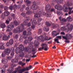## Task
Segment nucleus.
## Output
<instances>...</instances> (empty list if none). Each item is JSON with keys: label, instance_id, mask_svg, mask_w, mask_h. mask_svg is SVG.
I'll use <instances>...</instances> for the list:
<instances>
[{"label": "nucleus", "instance_id": "31", "mask_svg": "<svg viewBox=\"0 0 73 73\" xmlns=\"http://www.w3.org/2000/svg\"><path fill=\"white\" fill-rule=\"evenodd\" d=\"M19 65H21L22 66H23L24 65H26L25 63H23L22 62L20 61L19 63Z\"/></svg>", "mask_w": 73, "mask_h": 73}, {"label": "nucleus", "instance_id": "49", "mask_svg": "<svg viewBox=\"0 0 73 73\" xmlns=\"http://www.w3.org/2000/svg\"><path fill=\"white\" fill-rule=\"evenodd\" d=\"M5 23L7 24H9V21L8 20V19H7L6 20Z\"/></svg>", "mask_w": 73, "mask_h": 73}, {"label": "nucleus", "instance_id": "37", "mask_svg": "<svg viewBox=\"0 0 73 73\" xmlns=\"http://www.w3.org/2000/svg\"><path fill=\"white\" fill-rule=\"evenodd\" d=\"M44 48V47L43 46H42V47H40L39 48L38 50L39 51H41L43 50Z\"/></svg>", "mask_w": 73, "mask_h": 73}, {"label": "nucleus", "instance_id": "2", "mask_svg": "<svg viewBox=\"0 0 73 73\" xmlns=\"http://www.w3.org/2000/svg\"><path fill=\"white\" fill-rule=\"evenodd\" d=\"M12 51L11 54V56L12 57H13L15 53V49L13 47L10 48H7L4 50V52H3L1 54L2 57L4 58L6 56V55H9L11 53V51Z\"/></svg>", "mask_w": 73, "mask_h": 73}, {"label": "nucleus", "instance_id": "38", "mask_svg": "<svg viewBox=\"0 0 73 73\" xmlns=\"http://www.w3.org/2000/svg\"><path fill=\"white\" fill-rule=\"evenodd\" d=\"M57 14L58 15H62V12H58L57 11Z\"/></svg>", "mask_w": 73, "mask_h": 73}, {"label": "nucleus", "instance_id": "6", "mask_svg": "<svg viewBox=\"0 0 73 73\" xmlns=\"http://www.w3.org/2000/svg\"><path fill=\"white\" fill-rule=\"evenodd\" d=\"M58 32H56V31H53L52 32V36L53 37L56 36L58 35H59L60 33V30L58 29Z\"/></svg>", "mask_w": 73, "mask_h": 73}, {"label": "nucleus", "instance_id": "64", "mask_svg": "<svg viewBox=\"0 0 73 73\" xmlns=\"http://www.w3.org/2000/svg\"><path fill=\"white\" fill-rule=\"evenodd\" d=\"M1 71V73H5V71H3V70H2Z\"/></svg>", "mask_w": 73, "mask_h": 73}, {"label": "nucleus", "instance_id": "63", "mask_svg": "<svg viewBox=\"0 0 73 73\" xmlns=\"http://www.w3.org/2000/svg\"><path fill=\"white\" fill-rule=\"evenodd\" d=\"M9 19L10 21H11L12 19V18L11 17H9Z\"/></svg>", "mask_w": 73, "mask_h": 73}, {"label": "nucleus", "instance_id": "39", "mask_svg": "<svg viewBox=\"0 0 73 73\" xmlns=\"http://www.w3.org/2000/svg\"><path fill=\"white\" fill-rule=\"evenodd\" d=\"M0 49H5V46H3V45H2L1 46H0Z\"/></svg>", "mask_w": 73, "mask_h": 73}, {"label": "nucleus", "instance_id": "14", "mask_svg": "<svg viewBox=\"0 0 73 73\" xmlns=\"http://www.w3.org/2000/svg\"><path fill=\"white\" fill-rule=\"evenodd\" d=\"M32 25L31 26V28L33 29H34L35 27V25H37V22L36 20H33V21L32 22Z\"/></svg>", "mask_w": 73, "mask_h": 73}, {"label": "nucleus", "instance_id": "28", "mask_svg": "<svg viewBox=\"0 0 73 73\" xmlns=\"http://www.w3.org/2000/svg\"><path fill=\"white\" fill-rule=\"evenodd\" d=\"M66 36L69 39H70L72 38V35L70 34H67L66 35Z\"/></svg>", "mask_w": 73, "mask_h": 73}, {"label": "nucleus", "instance_id": "17", "mask_svg": "<svg viewBox=\"0 0 73 73\" xmlns=\"http://www.w3.org/2000/svg\"><path fill=\"white\" fill-rule=\"evenodd\" d=\"M43 36L42 35L40 36H36L35 38H37L38 40H40V41L43 42L44 41Z\"/></svg>", "mask_w": 73, "mask_h": 73}, {"label": "nucleus", "instance_id": "29", "mask_svg": "<svg viewBox=\"0 0 73 73\" xmlns=\"http://www.w3.org/2000/svg\"><path fill=\"white\" fill-rule=\"evenodd\" d=\"M58 26V25L53 24H52V26H51V27H52L53 29H55V28H56Z\"/></svg>", "mask_w": 73, "mask_h": 73}, {"label": "nucleus", "instance_id": "8", "mask_svg": "<svg viewBox=\"0 0 73 73\" xmlns=\"http://www.w3.org/2000/svg\"><path fill=\"white\" fill-rule=\"evenodd\" d=\"M17 29H14L13 30V32L14 33H19L21 32V27H18L17 28Z\"/></svg>", "mask_w": 73, "mask_h": 73}, {"label": "nucleus", "instance_id": "45", "mask_svg": "<svg viewBox=\"0 0 73 73\" xmlns=\"http://www.w3.org/2000/svg\"><path fill=\"white\" fill-rule=\"evenodd\" d=\"M62 37H63V38L66 40H68V39H69L66 36H63Z\"/></svg>", "mask_w": 73, "mask_h": 73}, {"label": "nucleus", "instance_id": "44", "mask_svg": "<svg viewBox=\"0 0 73 73\" xmlns=\"http://www.w3.org/2000/svg\"><path fill=\"white\" fill-rule=\"evenodd\" d=\"M67 6H68V7H70L72 6V3H70L69 2H67Z\"/></svg>", "mask_w": 73, "mask_h": 73}, {"label": "nucleus", "instance_id": "4", "mask_svg": "<svg viewBox=\"0 0 73 73\" xmlns=\"http://www.w3.org/2000/svg\"><path fill=\"white\" fill-rule=\"evenodd\" d=\"M42 9L38 10V13L37 12H36V11H33V13L35 14V17L36 18L40 17L41 14L42 13Z\"/></svg>", "mask_w": 73, "mask_h": 73}, {"label": "nucleus", "instance_id": "33", "mask_svg": "<svg viewBox=\"0 0 73 73\" xmlns=\"http://www.w3.org/2000/svg\"><path fill=\"white\" fill-rule=\"evenodd\" d=\"M32 66H29V67H27L25 68V71H27L29 70V68H30L31 69L32 68Z\"/></svg>", "mask_w": 73, "mask_h": 73}, {"label": "nucleus", "instance_id": "41", "mask_svg": "<svg viewBox=\"0 0 73 73\" xmlns=\"http://www.w3.org/2000/svg\"><path fill=\"white\" fill-rule=\"evenodd\" d=\"M13 7V8H14V9H17V6L16 4H14Z\"/></svg>", "mask_w": 73, "mask_h": 73}, {"label": "nucleus", "instance_id": "21", "mask_svg": "<svg viewBox=\"0 0 73 73\" xmlns=\"http://www.w3.org/2000/svg\"><path fill=\"white\" fill-rule=\"evenodd\" d=\"M61 23H62V25H64V22H66V20L64 19V18L60 20Z\"/></svg>", "mask_w": 73, "mask_h": 73}, {"label": "nucleus", "instance_id": "36", "mask_svg": "<svg viewBox=\"0 0 73 73\" xmlns=\"http://www.w3.org/2000/svg\"><path fill=\"white\" fill-rule=\"evenodd\" d=\"M14 24L16 26H17L19 25V23L17 21H14Z\"/></svg>", "mask_w": 73, "mask_h": 73}, {"label": "nucleus", "instance_id": "50", "mask_svg": "<svg viewBox=\"0 0 73 73\" xmlns=\"http://www.w3.org/2000/svg\"><path fill=\"white\" fill-rule=\"evenodd\" d=\"M58 39H55L54 41L55 42H57V43H60L58 41Z\"/></svg>", "mask_w": 73, "mask_h": 73}, {"label": "nucleus", "instance_id": "47", "mask_svg": "<svg viewBox=\"0 0 73 73\" xmlns=\"http://www.w3.org/2000/svg\"><path fill=\"white\" fill-rule=\"evenodd\" d=\"M11 17H13V18L14 19L15 18V14L13 13H11Z\"/></svg>", "mask_w": 73, "mask_h": 73}, {"label": "nucleus", "instance_id": "7", "mask_svg": "<svg viewBox=\"0 0 73 73\" xmlns=\"http://www.w3.org/2000/svg\"><path fill=\"white\" fill-rule=\"evenodd\" d=\"M24 25H27L28 27H29L31 25V24L30 23H28V22L26 21H25L24 22L23 24H21L20 27H22L23 28H24Z\"/></svg>", "mask_w": 73, "mask_h": 73}, {"label": "nucleus", "instance_id": "60", "mask_svg": "<svg viewBox=\"0 0 73 73\" xmlns=\"http://www.w3.org/2000/svg\"><path fill=\"white\" fill-rule=\"evenodd\" d=\"M31 60V59H26V62H29V61Z\"/></svg>", "mask_w": 73, "mask_h": 73}, {"label": "nucleus", "instance_id": "61", "mask_svg": "<svg viewBox=\"0 0 73 73\" xmlns=\"http://www.w3.org/2000/svg\"><path fill=\"white\" fill-rule=\"evenodd\" d=\"M3 5H0V8L1 9L3 8Z\"/></svg>", "mask_w": 73, "mask_h": 73}, {"label": "nucleus", "instance_id": "9", "mask_svg": "<svg viewBox=\"0 0 73 73\" xmlns=\"http://www.w3.org/2000/svg\"><path fill=\"white\" fill-rule=\"evenodd\" d=\"M9 14V13L7 11H6L5 12H4V13L2 14L1 16L2 18L3 19H5V16H8Z\"/></svg>", "mask_w": 73, "mask_h": 73}, {"label": "nucleus", "instance_id": "13", "mask_svg": "<svg viewBox=\"0 0 73 73\" xmlns=\"http://www.w3.org/2000/svg\"><path fill=\"white\" fill-rule=\"evenodd\" d=\"M21 67H20V66H19V67H18L17 68H16V70L18 72H22L23 70V72L26 71L25 68H24L21 69Z\"/></svg>", "mask_w": 73, "mask_h": 73}, {"label": "nucleus", "instance_id": "40", "mask_svg": "<svg viewBox=\"0 0 73 73\" xmlns=\"http://www.w3.org/2000/svg\"><path fill=\"white\" fill-rule=\"evenodd\" d=\"M12 57H13V56H12V57L10 56H7V59L8 60H11V58H12Z\"/></svg>", "mask_w": 73, "mask_h": 73}, {"label": "nucleus", "instance_id": "10", "mask_svg": "<svg viewBox=\"0 0 73 73\" xmlns=\"http://www.w3.org/2000/svg\"><path fill=\"white\" fill-rule=\"evenodd\" d=\"M14 28V26L13 25H9L7 26V32H9L10 31H11L12 30V28Z\"/></svg>", "mask_w": 73, "mask_h": 73}, {"label": "nucleus", "instance_id": "3", "mask_svg": "<svg viewBox=\"0 0 73 73\" xmlns=\"http://www.w3.org/2000/svg\"><path fill=\"white\" fill-rule=\"evenodd\" d=\"M67 28L68 31H72L73 28V25L71 24L67 25L66 27H61V31H64L67 30Z\"/></svg>", "mask_w": 73, "mask_h": 73}, {"label": "nucleus", "instance_id": "20", "mask_svg": "<svg viewBox=\"0 0 73 73\" xmlns=\"http://www.w3.org/2000/svg\"><path fill=\"white\" fill-rule=\"evenodd\" d=\"M52 2H57L58 3H62L63 2V0H52Z\"/></svg>", "mask_w": 73, "mask_h": 73}, {"label": "nucleus", "instance_id": "24", "mask_svg": "<svg viewBox=\"0 0 73 73\" xmlns=\"http://www.w3.org/2000/svg\"><path fill=\"white\" fill-rule=\"evenodd\" d=\"M31 27L28 28L27 29V31H28V34L27 35H32V33L31 32Z\"/></svg>", "mask_w": 73, "mask_h": 73}, {"label": "nucleus", "instance_id": "25", "mask_svg": "<svg viewBox=\"0 0 73 73\" xmlns=\"http://www.w3.org/2000/svg\"><path fill=\"white\" fill-rule=\"evenodd\" d=\"M2 62L4 64H6L8 62V61L7 59H3L2 60Z\"/></svg>", "mask_w": 73, "mask_h": 73}, {"label": "nucleus", "instance_id": "43", "mask_svg": "<svg viewBox=\"0 0 73 73\" xmlns=\"http://www.w3.org/2000/svg\"><path fill=\"white\" fill-rule=\"evenodd\" d=\"M26 14L25 13H21V15L23 17L26 16Z\"/></svg>", "mask_w": 73, "mask_h": 73}, {"label": "nucleus", "instance_id": "5", "mask_svg": "<svg viewBox=\"0 0 73 73\" xmlns=\"http://www.w3.org/2000/svg\"><path fill=\"white\" fill-rule=\"evenodd\" d=\"M27 33V32L25 31H24L23 32V35H24V36L23 37L22 36H20V39H19V41H20V42H22L23 41V38L25 39H26L27 38V36L26 35Z\"/></svg>", "mask_w": 73, "mask_h": 73}, {"label": "nucleus", "instance_id": "59", "mask_svg": "<svg viewBox=\"0 0 73 73\" xmlns=\"http://www.w3.org/2000/svg\"><path fill=\"white\" fill-rule=\"evenodd\" d=\"M39 44V43L38 42H36V44H35V45H36V46H37Z\"/></svg>", "mask_w": 73, "mask_h": 73}, {"label": "nucleus", "instance_id": "18", "mask_svg": "<svg viewBox=\"0 0 73 73\" xmlns=\"http://www.w3.org/2000/svg\"><path fill=\"white\" fill-rule=\"evenodd\" d=\"M10 37V36L9 35L7 36L6 35H4L3 37V40H7L9 39V38Z\"/></svg>", "mask_w": 73, "mask_h": 73}, {"label": "nucleus", "instance_id": "16", "mask_svg": "<svg viewBox=\"0 0 73 73\" xmlns=\"http://www.w3.org/2000/svg\"><path fill=\"white\" fill-rule=\"evenodd\" d=\"M55 8L59 10H62L63 9L62 7L61 6H59V5H55Z\"/></svg>", "mask_w": 73, "mask_h": 73}, {"label": "nucleus", "instance_id": "23", "mask_svg": "<svg viewBox=\"0 0 73 73\" xmlns=\"http://www.w3.org/2000/svg\"><path fill=\"white\" fill-rule=\"evenodd\" d=\"M20 58L19 57V58L17 59L15 58L14 59H12L11 60V62L13 63H17L18 62V59H19Z\"/></svg>", "mask_w": 73, "mask_h": 73}, {"label": "nucleus", "instance_id": "51", "mask_svg": "<svg viewBox=\"0 0 73 73\" xmlns=\"http://www.w3.org/2000/svg\"><path fill=\"white\" fill-rule=\"evenodd\" d=\"M48 39V36H46L44 37V40H47Z\"/></svg>", "mask_w": 73, "mask_h": 73}, {"label": "nucleus", "instance_id": "35", "mask_svg": "<svg viewBox=\"0 0 73 73\" xmlns=\"http://www.w3.org/2000/svg\"><path fill=\"white\" fill-rule=\"evenodd\" d=\"M33 39V38L32 37L30 36L28 38V40L31 42V41Z\"/></svg>", "mask_w": 73, "mask_h": 73}, {"label": "nucleus", "instance_id": "22", "mask_svg": "<svg viewBox=\"0 0 73 73\" xmlns=\"http://www.w3.org/2000/svg\"><path fill=\"white\" fill-rule=\"evenodd\" d=\"M45 9L46 11H49L50 9V5H47L46 6L45 8Z\"/></svg>", "mask_w": 73, "mask_h": 73}, {"label": "nucleus", "instance_id": "52", "mask_svg": "<svg viewBox=\"0 0 73 73\" xmlns=\"http://www.w3.org/2000/svg\"><path fill=\"white\" fill-rule=\"evenodd\" d=\"M56 38H59L60 39H62L61 36H57Z\"/></svg>", "mask_w": 73, "mask_h": 73}, {"label": "nucleus", "instance_id": "57", "mask_svg": "<svg viewBox=\"0 0 73 73\" xmlns=\"http://www.w3.org/2000/svg\"><path fill=\"white\" fill-rule=\"evenodd\" d=\"M6 45L7 46H10V43L9 42H7L6 44Z\"/></svg>", "mask_w": 73, "mask_h": 73}, {"label": "nucleus", "instance_id": "27", "mask_svg": "<svg viewBox=\"0 0 73 73\" xmlns=\"http://www.w3.org/2000/svg\"><path fill=\"white\" fill-rule=\"evenodd\" d=\"M43 30L44 31L48 32L49 31V28L48 26L44 27L43 28Z\"/></svg>", "mask_w": 73, "mask_h": 73}, {"label": "nucleus", "instance_id": "54", "mask_svg": "<svg viewBox=\"0 0 73 73\" xmlns=\"http://www.w3.org/2000/svg\"><path fill=\"white\" fill-rule=\"evenodd\" d=\"M26 20L27 21L29 20V17H26Z\"/></svg>", "mask_w": 73, "mask_h": 73}, {"label": "nucleus", "instance_id": "1", "mask_svg": "<svg viewBox=\"0 0 73 73\" xmlns=\"http://www.w3.org/2000/svg\"><path fill=\"white\" fill-rule=\"evenodd\" d=\"M30 42H30L28 40H25V41H24V43L26 44L28 42L29 44H30L28 47L27 48L26 47L25 48H24L23 45L21 44L19 46V48H16V49H15V52L17 54L20 53L19 56L21 57H23L24 56V54L23 52V50H25V52H27L29 50L28 48H30L31 45L32 46V45H31Z\"/></svg>", "mask_w": 73, "mask_h": 73}, {"label": "nucleus", "instance_id": "26", "mask_svg": "<svg viewBox=\"0 0 73 73\" xmlns=\"http://www.w3.org/2000/svg\"><path fill=\"white\" fill-rule=\"evenodd\" d=\"M26 3L27 5V6H30V5L31 3V1H30L28 0H27L26 1Z\"/></svg>", "mask_w": 73, "mask_h": 73}, {"label": "nucleus", "instance_id": "46", "mask_svg": "<svg viewBox=\"0 0 73 73\" xmlns=\"http://www.w3.org/2000/svg\"><path fill=\"white\" fill-rule=\"evenodd\" d=\"M46 25L48 26H49L51 25V24H50L49 22H46Z\"/></svg>", "mask_w": 73, "mask_h": 73}, {"label": "nucleus", "instance_id": "55", "mask_svg": "<svg viewBox=\"0 0 73 73\" xmlns=\"http://www.w3.org/2000/svg\"><path fill=\"white\" fill-rule=\"evenodd\" d=\"M4 9L5 10H7L8 9V8L7 7H5L4 8Z\"/></svg>", "mask_w": 73, "mask_h": 73}, {"label": "nucleus", "instance_id": "12", "mask_svg": "<svg viewBox=\"0 0 73 73\" xmlns=\"http://www.w3.org/2000/svg\"><path fill=\"white\" fill-rule=\"evenodd\" d=\"M30 46V47L29 48L30 49H32V51L33 52L32 54L33 55H34L37 52V51L35 52L37 50V49L33 48V45H31Z\"/></svg>", "mask_w": 73, "mask_h": 73}, {"label": "nucleus", "instance_id": "48", "mask_svg": "<svg viewBox=\"0 0 73 73\" xmlns=\"http://www.w3.org/2000/svg\"><path fill=\"white\" fill-rule=\"evenodd\" d=\"M50 11L51 12H54V13H55V9H54L53 8H52V9H51L50 10Z\"/></svg>", "mask_w": 73, "mask_h": 73}, {"label": "nucleus", "instance_id": "34", "mask_svg": "<svg viewBox=\"0 0 73 73\" xmlns=\"http://www.w3.org/2000/svg\"><path fill=\"white\" fill-rule=\"evenodd\" d=\"M72 19L70 17H68L67 18V20L68 21H72Z\"/></svg>", "mask_w": 73, "mask_h": 73}, {"label": "nucleus", "instance_id": "42", "mask_svg": "<svg viewBox=\"0 0 73 73\" xmlns=\"http://www.w3.org/2000/svg\"><path fill=\"white\" fill-rule=\"evenodd\" d=\"M42 30L41 29H39L38 30V33L39 34H40L42 33Z\"/></svg>", "mask_w": 73, "mask_h": 73}, {"label": "nucleus", "instance_id": "15", "mask_svg": "<svg viewBox=\"0 0 73 73\" xmlns=\"http://www.w3.org/2000/svg\"><path fill=\"white\" fill-rule=\"evenodd\" d=\"M26 10L28 11L26 12V14L27 15H30L32 13V11H31V9L29 8V7H28L26 8Z\"/></svg>", "mask_w": 73, "mask_h": 73}, {"label": "nucleus", "instance_id": "62", "mask_svg": "<svg viewBox=\"0 0 73 73\" xmlns=\"http://www.w3.org/2000/svg\"><path fill=\"white\" fill-rule=\"evenodd\" d=\"M18 35H16L15 36V38H18Z\"/></svg>", "mask_w": 73, "mask_h": 73}, {"label": "nucleus", "instance_id": "32", "mask_svg": "<svg viewBox=\"0 0 73 73\" xmlns=\"http://www.w3.org/2000/svg\"><path fill=\"white\" fill-rule=\"evenodd\" d=\"M9 43L10 44L12 45L13 44V40L12 39H11L9 40Z\"/></svg>", "mask_w": 73, "mask_h": 73}, {"label": "nucleus", "instance_id": "30", "mask_svg": "<svg viewBox=\"0 0 73 73\" xmlns=\"http://www.w3.org/2000/svg\"><path fill=\"white\" fill-rule=\"evenodd\" d=\"M0 27L3 29L6 27V25L4 23H2L0 25Z\"/></svg>", "mask_w": 73, "mask_h": 73}, {"label": "nucleus", "instance_id": "56", "mask_svg": "<svg viewBox=\"0 0 73 73\" xmlns=\"http://www.w3.org/2000/svg\"><path fill=\"white\" fill-rule=\"evenodd\" d=\"M42 18H39L38 19V22H39L41 21H42Z\"/></svg>", "mask_w": 73, "mask_h": 73}, {"label": "nucleus", "instance_id": "19", "mask_svg": "<svg viewBox=\"0 0 73 73\" xmlns=\"http://www.w3.org/2000/svg\"><path fill=\"white\" fill-rule=\"evenodd\" d=\"M41 46H43L44 47V50L47 51L48 50V49L47 48H48V45L45 43H42L41 45Z\"/></svg>", "mask_w": 73, "mask_h": 73}, {"label": "nucleus", "instance_id": "53", "mask_svg": "<svg viewBox=\"0 0 73 73\" xmlns=\"http://www.w3.org/2000/svg\"><path fill=\"white\" fill-rule=\"evenodd\" d=\"M13 8V7L12 5L9 7V9H10L11 10H12Z\"/></svg>", "mask_w": 73, "mask_h": 73}, {"label": "nucleus", "instance_id": "58", "mask_svg": "<svg viewBox=\"0 0 73 73\" xmlns=\"http://www.w3.org/2000/svg\"><path fill=\"white\" fill-rule=\"evenodd\" d=\"M13 35V33H12V32H9V35L10 36V35Z\"/></svg>", "mask_w": 73, "mask_h": 73}, {"label": "nucleus", "instance_id": "11", "mask_svg": "<svg viewBox=\"0 0 73 73\" xmlns=\"http://www.w3.org/2000/svg\"><path fill=\"white\" fill-rule=\"evenodd\" d=\"M31 8L33 10H36L37 9H38V7L36 5V4L35 1L33 2V5L31 7Z\"/></svg>", "mask_w": 73, "mask_h": 73}]
</instances>
